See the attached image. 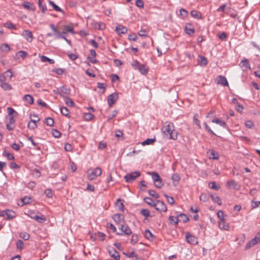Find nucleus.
<instances>
[{
	"mask_svg": "<svg viewBox=\"0 0 260 260\" xmlns=\"http://www.w3.org/2000/svg\"><path fill=\"white\" fill-rule=\"evenodd\" d=\"M118 229L121 231L120 233H117V235H129L132 234V231L129 226L125 224V223H123V224H119V225L118 226Z\"/></svg>",
	"mask_w": 260,
	"mask_h": 260,
	"instance_id": "nucleus-1",
	"label": "nucleus"
},
{
	"mask_svg": "<svg viewBox=\"0 0 260 260\" xmlns=\"http://www.w3.org/2000/svg\"><path fill=\"white\" fill-rule=\"evenodd\" d=\"M141 173L139 171H135L131 173L127 174L124 176L125 181L128 183H132L137 178L139 177Z\"/></svg>",
	"mask_w": 260,
	"mask_h": 260,
	"instance_id": "nucleus-2",
	"label": "nucleus"
},
{
	"mask_svg": "<svg viewBox=\"0 0 260 260\" xmlns=\"http://www.w3.org/2000/svg\"><path fill=\"white\" fill-rule=\"evenodd\" d=\"M118 99V93L116 92L113 93L108 96V104L109 107H112L117 101Z\"/></svg>",
	"mask_w": 260,
	"mask_h": 260,
	"instance_id": "nucleus-3",
	"label": "nucleus"
},
{
	"mask_svg": "<svg viewBox=\"0 0 260 260\" xmlns=\"http://www.w3.org/2000/svg\"><path fill=\"white\" fill-rule=\"evenodd\" d=\"M165 136H169L170 139L176 140L177 139L178 133L174 128L163 133Z\"/></svg>",
	"mask_w": 260,
	"mask_h": 260,
	"instance_id": "nucleus-4",
	"label": "nucleus"
},
{
	"mask_svg": "<svg viewBox=\"0 0 260 260\" xmlns=\"http://www.w3.org/2000/svg\"><path fill=\"white\" fill-rule=\"evenodd\" d=\"M155 209L159 212H166L167 210V208L165 203L160 201H157L155 203Z\"/></svg>",
	"mask_w": 260,
	"mask_h": 260,
	"instance_id": "nucleus-5",
	"label": "nucleus"
},
{
	"mask_svg": "<svg viewBox=\"0 0 260 260\" xmlns=\"http://www.w3.org/2000/svg\"><path fill=\"white\" fill-rule=\"evenodd\" d=\"M185 239L188 243H190L191 244L197 245L198 243L197 238L195 236L191 235L189 233H186Z\"/></svg>",
	"mask_w": 260,
	"mask_h": 260,
	"instance_id": "nucleus-6",
	"label": "nucleus"
},
{
	"mask_svg": "<svg viewBox=\"0 0 260 260\" xmlns=\"http://www.w3.org/2000/svg\"><path fill=\"white\" fill-rule=\"evenodd\" d=\"M113 219L116 223L117 226H118L119 224L124 223V216L121 214H115L113 216Z\"/></svg>",
	"mask_w": 260,
	"mask_h": 260,
	"instance_id": "nucleus-7",
	"label": "nucleus"
},
{
	"mask_svg": "<svg viewBox=\"0 0 260 260\" xmlns=\"http://www.w3.org/2000/svg\"><path fill=\"white\" fill-rule=\"evenodd\" d=\"M21 35L28 42H31L34 38L32 32L28 30H24Z\"/></svg>",
	"mask_w": 260,
	"mask_h": 260,
	"instance_id": "nucleus-8",
	"label": "nucleus"
},
{
	"mask_svg": "<svg viewBox=\"0 0 260 260\" xmlns=\"http://www.w3.org/2000/svg\"><path fill=\"white\" fill-rule=\"evenodd\" d=\"M4 77H0L1 87L5 90H10L12 89L11 85L4 81Z\"/></svg>",
	"mask_w": 260,
	"mask_h": 260,
	"instance_id": "nucleus-9",
	"label": "nucleus"
},
{
	"mask_svg": "<svg viewBox=\"0 0 260 260\" xmlns=\"http://www.w3.org/2000/svg\"><path fill=\"white\" fill-rule=\"evenodd\" d=\"M34 117L37 118V119H31L30 122L28 123L27 126L29 129H34L37 126V122L40 120V118L36 114L32 115Z\"/></svg>",
	"mask_w": 260,
	"mask_h": 260,
	"instance_id": "nucleus-10",
	"label": "nucleus"
},
{
	"mask_svg": "<svg viewBox=\"0 0 260 260\" xmlns=\"http://www.w3.org/2000/svg\"><path fill=\"white\" fill-rule=\"evenodd\" d=\"M217 83L218 84H221L224 86H228L229 84L226 78L223 76L219 75L217 77Z\"/></svg>",
	"mask_w": 260,
	"mask_h": 260,
	"instance_id": "nucleus-11",
	"label": "nucleus"
},
{
	"mask_svg": "<svg viewBox=\"0 0 260 260\" xmlns=\"http://www.w3.org/2000/svg\"><path fill=\"white\" fill-rule=\"evenodd\" d=\"M239 66L242 69L243 71H247L248 69H250V64L248 61V60L247 59H244L242 60Z\"/></svg>",
	"mask_w": 260,
	"mask_h": 260,
	"instance_id": "nucleus-12",
	"label": "nucleus"
},
{
	"mask_svg": "<svg viewBox=\"0 0 260 260\" xmlns=\"http://www.w3.org/2000/svg\"><path fill=\"white\" fill-rule=\"evenodd\" d=\"M109 254L111 257H113L115 260L120 259V255L115 249L112 248L111 249H109Z\"/></svg>",
	"mask_w": 260,
	"mask_h": 260,
	"instance_id": "nucleus-13",
	"label": "nucleus"
},
{
	"mask_svg": "<svg viewBox=\"0 0 260 260\" xmlns=\"http://www.w3.org/2000/svg\"><path fill=\"white\" fill-rule=\"evenodd\" d=\"M96 52L93 49H91L90 51V55L87 57V59L92 63H95L97 62L95 59Z\"/></svg>",
	"mask_w": 260,
	"mask_h": 260,
	"instance_id": "nucleus-14",
	"label": "nucleus"
},
{
	"mask_svg": "<svg viewBox=\"0 0 260 260\" xmlns=\"http://www.w3.org/2000/svg\"><path fill=\"white\" fill-rule=\"evenodd\" d=\"M226 185L230 188L237 190L239 189V186L234 180L228 181L226 182Z\"/></svg>",
	"mask_w": 260,
	"mask_h": 260,
	"instance_id": "nucleus-15",
	"label": "nucleus"
},
{
	"mask_svg": "<svg viewBox=\"0 0 260 260\" xmlns=\"http://www.w3.org/2000/svg\"><path fill=\"white\" fill-rule=\"evenodd\" d=\"M137 67L138 70H139L142 74L145 75L148 72V68L145 64H141L140 65H138Z\"/></svg>",
	"mask_w": 260,
	"mask_h": 260,
	"instance_id": "nucleus-16",
	"label": "nucleus"
},
{
	"mask_svg": "<svg viewBox=\"0 0 260 260\" xmlns=\"http://www.w3.org/2000/svg\"><path fill=\"white\" fill-rule=\"evenodd\" d=\"M210 159H217L219 158V154L213 150H210L207 152Z\"/></svg>",
	"mask_w": 260,
	"mask_h": 260,
	"instance_id": "nucleus-17",
	"label": "nucleus"
},
{
	"mask_svg": "<svg viewBox=\"0 0 260 260\" xmlns=\"http://www.w3.org/2000/svg\"><path fill=\"white\" fill-rule=\"evenodd\" d=\"M16 213L12 210H6V219L7 220H11L16 217Z\"/></svg>",
	"mask_w": 260,
	"mask_h": 260,
	"instance_id": "nucleus-18",
	"label": "nucleus"
},
{
	"mask_svg": "<svg viewBox=\"0 0 260 260\" xmlns=\"http://www.w3.org/2000/svg\"><path fill=\"white\" fill-rule=\"evenodd\" d=\"M219 228L221 230L228 231L230 229L229 224L225 222L224 220L220 221L218 222Z\"/></svg>",
	"mask_w": 260,
	"mask_h": 260,
	"instance_id": "nucleus-19",
	"label": "nucleus"
},
{
	"mask_svg": "<svg viewBox=\"0 0 260 260\" xmlns=\"http://www.w3.org/2000/svg\"><path fill=\"white\" fill-rule=\"evenodd\" d=\"M115 30L119 34H124L127 32V28L125 26L118 25L116 27Z\"/></svg>",
	"mask_w": 260,
	"mask_h": 260,
	"instance_id": "nucleus-20",
	"label": "nucleus"
},
{
	"mask_svg": "<svg viewBox=\"0 0 260 260\" xmlns=\"http://www.w3.org/2000/svg\"><path fill=\"white\" fill-rule=\"evenodd\" d=\"M208 63L207 58L203 56H199L198 59V64L201 66H205Z\"/></svg>",
	"mask_w": 260,
	"mask_h": 260,
	"instance_id": "nucleus-21",
	"label": "nucleus"
},
{
	"mask_svg": "<svg viewBox=\"0 0 260 260\" xmlns=\"http://www.w3.org/2000/svg\"><path fill=\"white\" fill-rule=\"evenodd\" d=\"M212 122L218 124L221 126H222L223 127H225L226 125V124L225 121L219 118H214L212 120Z\"/></svg>",
	"mask_w": 260,
	"mask_h": 260,
	"instance_id": "nucleus-22",
	"label": "nucleus"
},
{
	"mask_svg": "<svg viewBox=\"0 0 260 260\" xmlns=\"http://www.w3.org/2000/svg\"><path fill=\"white\" fill-rule=\"evenodd\" d=\"M178 221H181L183 223H185L189 220V218L187 217V216L185 214L183 213H181L178 215Z\"/></svg>",
	"mask_w": 260,
	"mask_h": 260,
	"instance_id": "nucleus-23",
	"label": "nucleus"
},
{
	"mask_svg": "<svg viewBox=\"0 0 260 260\" xmlns=\"http://www.w3.org/2000/svg\"><path fill=\"white\" fill-rule=\"evenodd\" d=\"M210 197L214 202L217 203L219 205H221L222 204V202L218 196L216 194H211Z\"/></svg>",
	"mask_w": 260,
	"mask_h": 260,
	"instance_id": "nucleus-24",
	"label": "nucleus"
},
{
	"mask_svg": "<svg viewBox=\"0 0 260 260\" xmlns=\"http://www.w3.org/2000/svg\"><path fill=\"white\" fill-rule=\"evenodd\" d=\"M23 100L25 102L28 103L29 104H32L34 103V98L30 94H26L23 97Z\"/></svg>",
	"mask_w": 260,
	"mask_h": 260,
	"instance_id": "nucleus-25",
	"label": "nucleus"
},
{
	"mask_svg": "<svg viewBox=\"0 0 260 260\" xmlns=\"http://www.w3.org/2000/svg\"><path fill=\"white\" fill-rule=\"evenodd\" d=\"M41 61L43 62L48 61L50 64L54 63L55 61L53 59H51L46 56L42 55L40 57Z\"/></svg>",
	"mask_w": 260,
	"mask_h": 260,
	"instance_id": "nucleus-26",
	"label": "nucleus"
},
{
	"mask_svg": "<svg viewBox=\"0 0 260 260\" xmlns=\"http://www.w3.org/2000/svg\"><path fill=\"white\" fill-rule=\"evenodd\" d=\"M63 30L67 34L68 32H70L72 34H75L73 27L70 25H64L63 26Z\"/></svg>",
	"mask_w": 260,
	"mask_h": 260,
	"instance_id": "nucleus-27",
	"label": "nucleus"
},
{
	"mask_svg": "<svg viewBox=\"0 0 260 260\" xmlns=\"http://www.w3.org/2000/svg\"><path fill=\"white\" fill-rule=\"evenodd\" d=\"M190 14L193 18L196 19H200L202 17L201 13L197 10L191 11L190 12Z\"/></svg>",
	"mask_w": 260,
	"mask_h": 260,
	"instance_id": "nucleus-28",
	"label": "nucleus"
},
{
	"mask_svg": "<svg viewBox=\"0 0 260 260\" xmlns=\"http://www.w3.org/2000/svg\"><path fill=\"white\" fill-rule=\"evenodd\" d=\"M155 141L156 139L155 138L153 139H147L146 140L142 142V145L143 146L150 145L155 142Z\"/></svg>",
	"mask_w": 260,
	"mask_h": 260,
	"instance_id": "nucleus-29",
	"label": "nucleus"
},
{
	"mask_svg": "<svg viewBox=\"0 0 260 260\" xmlns=\"http://www.w3.org/2000/svg\"><path fill=\"white\" fill-rule=\"evenodd\" d=\"M174 125L173 123L169 122L167 124L165 125L162 128V132H166L168 130L174 128Z\"/></svg>",
	"mask_w": 260,
	"mask_h": 260,
	"instance_id": "nucleus-30",
	"label": "nucleus"
},
{
	"mask_svg": "<svg viewBox=\"0 0 260 260\" xmlns=\"http://www.w3.org/2000/svg\"><path fill=\"white\" fill-rule=\"evenodd\" d=\"M4 26L8 29H17V27L10 21H8L4 24Z\"/></svg>",
	"mask_w": 260,
	"mask_h": 260,
	"instance_id": "nucleus-31",
	"label": "nucleus"
},
{
	"mask_svg": "<svg viewBox=\"0 0 260 260\" xmlns=\"http://www.w3.org/2000/svg\"><path fill=\"white\" fill-rule=\"evenodd\" d=\"M145 237L149 240H152L153 239L152 234L148 229H146L145 231Z\"/></svg>",
	"mask_w": 260,
	"mask_h": 260,
	"instance_id": "nucleus-32",
	"label": "nucleus"
},
{
	"mask_svg": "<svg viewBox=\"0 0 260 260\" xmlns=\"http://www.w3.org/2000/svg\"><path fill=\"white\" fill-rule=\"evenodd\" d=\"M115 205L119 210H120L121 211H124V205L122 202H121V200H117L115 203Z\"/></svg>",
	"mask_w": 260,
	"mask_h": 260,
	"instance_id": "nucleus-33",
	"label": "nucleus"
},
{
	"mask_svg": "<svg viewBox=\"0 0 260 260\" xmlns=\"http://www.w3.org/2000/svg\"><path fill=\"white\" fill-rule=\"evenodd\" d=\"M151 177L153 182L158 181L161 179L158 173L155 172H153L151 173Z\"/></svg>",
	"mask_w": 260,
	"mask_h": 260,
	"instance_id": "nucleus-34",
	"label": "nucleus"
},
{
	"mask_svg": "<svg viewBox=\"0 0 260 260\" xmlns=\"http://www.w3.org/2000/svg\"><path fill=\"white\" fill-rule=\"evenodd\" d=\"M169 220L171 224L175 225H177L179 222L178 219V216L175 217L173 216H170L169 217Z\"/></svg>",
	"mask_w": 260,
	"mask_h": 260,
	"instance_id": "nucleus-35",
	"label": "nucleus"
},
{
	"mask_svg": "<svg viewBox=\"0 0 260 260\" xmlns=\"http://www.w3.org/2000/svg\"><path fill=\"white\" fill-rule=\"evenodd\" d=\"M22 6L26 9L28 10H34L32 5L28 2H25L22 4Z\"/></svg>",
	"mask_w": 260,
	"mask_h": 260,
	"instance_id": "nucleus-36",
	"label": "nucleus"
},
{
	"mask_svg": "<svg viewBox=\"0 0 260 260\" xmlns=\"http://www.w3.org/2000/svg\"><path fill=\"white\" fill-rule=\"evenodd\" d=\"M60 111L61 113L65 116H68L69 115V111L68 109L67 108L65 107H61L60 108Z\"/></svg>",
	"mask_w": 260,
	"mask_h": 260,
	"instance_id": "nucleus-37",
	"label": "nucleus"
},
{
	"mask_svg": "<svg viewBox=\"0 0 260 260\" xmlns=\"http://www.w3.org/2000/svg\"><path fill=\"white\" fill-rule=\"evenodd\" d=\"M144 201L147 204L151 205L152 207H154L155 203L153 200L149 197H146L144 198Z\"/></svg>",
	"mask_w": 260,
	"mask_h": 260,
	"instance_id": "nucleus-38",
	"label": "nucleus"
},
{
	"mask_svg": "<svg viewBox=\"0 0 260 260\" xmlns=\"http://www.w3.org/2000/svg\"><path fill=\"white\" fill-rule=\"evenodd\" d=\"M65 102H66V104L69 106H70L72 107L74 106V103L73 101L71 98H70L69 97H66Z\"/></svg>",
	"mask_w": 260,
	"mask_h": 260,
	"instance_id": "nucleus-39",
	"label": "nucleus"
},
{
	"mask_svg": "<svg viewBox=\"0 0 260 260\" xmlns=\"http://www.w3.org/2000/svg\"><path fill=\"white\" fill-rule=\"evenodd\" d=\"M185 31L187 35H191L194 32V29L193 27L185 26Z\"/></svg>",
	"mask_w": 260,
	"mask_h": 260,
	"instance_id": "nucleus-40",
	"label": "nucleus"
},
{
	"mask_svg": "<svg viewBox=\"0 0 260 260\" xmlns=\"http://www.w3.org/2000/svg\"><path fill=\"white\" fill-rule=\"evenodd\" d=\"M49 4L51 6H52V8H53V9L57 11V12H61L62 11V10L61 8H60L58 6H57L56 5H55L54 4V2H53L52 1H49Z\"/></svg>",
	"mask_w": 260,
	"mask_h": 260,
	"instance_id": "nucleus-41",
	"label": "nucleus"
},
{
	"mask_svg": "<svg viewBox=\"0 0 260 260\" xmlns=\"http://www.w3.org/2000/svg\"><path fill=\"white\" fill-rule=\"evenodd\" d=\"M96 177V172L95 171H91V172L88 171V179L91 180L94 179Z\"/></svg>",
	"mask_w": 260,
	"mask_h": 260,
	"instance_id": "nucleus-42",
	"label": "nucleus"
},
{
	"mask_svg": "<svg viewBox=\"0 0 260 260\" xmlns=\"http://www.w3.org/2000/svg\"><path fill=\"white\" fill-rule=\"evenodd\" d=\"M38 5L39 8L41 9V11L43 13H44L47 10L46 6L45 4H43L42 3L41 0H39Z\"/></svg>",
	"mask_w": 260,
	"mask_h": 260,
	"instance_id": "nucleus-43",
	"label": "nucleus"
},
{
	"mask_svg": "<svg viewBox=\"0 0 260 260\" xmlns=\"http://www.w3.org/2000/svg\"><path fill=\"white\" fill-rule=\"evenodd\" d=\"M210 187L215 190H217L220 188V186L216 184L215 182H212L209 184Z\"/></svg>",
	"mask_w": 260,
	"mask_h": 260,
	"instance_id": "nucleus-44",
	"label": "nucleus"
},
{
	"mask_svg": "<svg viewBox=\"0 0 260 260\" xmlns=\"http://www.w3.org/2000/svg\"><path fill=\"white\" fill-rule=\"evenodd\" d=\"M141 214L144 216L145 217L150 216L149 211L147 209H143L141 210Z\"/></svg>",
	"mask_w": 260,
	"mask_h": 260,
	"instance_id": "nucleus-45",
	"label": "nucleus"
},
{
	"mask_svg": "<svg viewBox=\"0 0 260 260\" xmlns=\"http://www.w3.org/2000/svg\"><path fill=\"white\" fill-rule=\"evenodd\" d=\"M44 193L47 198H52L53 193H52V190L50 189H46L44 191Z\"/></svg>",
	"mask_w": 260,
	"mask_h": 260,
	"instance_id": "nucleus-46",
	"label": "nucleus"
},
{
	"mask_svg": "<svg viewBox=\"0 0 260 260\" xmlns=\"http://www.w3.org/2000/svg\"><path fill=\"white\" fill-rule=\"evenodd\" d=\"M34 219H35L39 223H42L46 220V218L44 217V216H39L37 215L36 217H34Z\"/></svg>",
	"mask_w": 260,
	"mask_h": 260,
	"instance_id": "nucleus-47",
	"label": "nucleus"
},
{
	"mask_svg": "<svg viewBox=\"0 0 260 260\" xmlns=\"http://www.w3.org/2000/svg\"><path fill=\"white\" fill-rule=\"evenodd\" d=\"M12 76H13L12 72L8 70L5 72L4 76H1V77H4V79L5 78H8L9 79H11Z\"/></svg>",
	"mask_w": 260,
	"mask_h": 260,
	"instance_id": "nucleus-48",
	"label": "nucleus"
},
{
	"mask_svg": "<svg viewBox=\"0 0 260 260\" xmlns=\"http://www.w3.org/2000/svg\"><path fill=\"white\" fill-rule=\"evenodd\" d=\"M118 114V111L116 110H114L112 114H109L108 116V120L109 121L112 118H114Z\"/></svg>",
	"mask_w": 260,
	"mask_h": 260,
	"instance_id": "nucleus-49",
	"label": "nucleus"
},
{
	"mask_svg": "<svg viewBox=\"0 0 260 260\" xmlns=\"http://www.w3.org/2000/svg\"><path fill=\"white\" fill-rule=\"evenodd\" d=\"M46 123L47 125L52 126L53 125L54 122L52 118L48 117L46 119Z\"/></svg>",
	"mask_w": 260,
	"mask_h": 260,
	"instance_id": "nucleus-50",
	"label": "nucleus"
},
{
	"mask_svg": "<svg viewBox=\"0 0 260 260\" xmlns=\"http://www.w3.org/2000/svg\"><path fill=\"white\" fill-rule=\"evenodd\" d=\"M1 50L2 51L4 52H8L10 50V47L7 44H4L1 47Z\"/></svg>",
	"mask_w": 260,
	"mask_h": 260,
	"instance_id": "nucleus-51",
	"label": "nucleus"
},
{
	"mask_svg": "<svg viewBox=\"0 0 260 260\" xmlns=\"http://www.w3.org/2000/svg\"><path fill=\"white\" fill-rule=\"evenodd\" d=\"M52 134L55 138H59L61 135V133L55 129H53L52 130Z\"/></svg>",
	"mask_w": 260,
	"mask_h": 260,
	"instance_id": "nucleus-52",
	"label": "nucleus"
},
{
	"mask_svg": "<svg viewBox=\"0 0 260 260\" xmlns=\"http://www.w3.org/2000/svg\"><path fill=\"white\" fill-rule=\"evenodd\" d=\"M128 39L130 41H136L138 39V37L135 34H131L128 35Z\"/></svg>",
	"mask_w": 260,
	"mask_h": 260,
	"instance_id": "nucleus-53",
	"label": "nucleus"
},
{
	"mask_svg": "<svg viewBox=\"0 0 260 260\" xmlns=\"http://www.w3.org/2000/svg\"><path fill=\"white\" fill-rule=\"evenodd\" d=\"M83 117L85 120H90L92 118L93 115L90 113H85Z\"/></svg>",
	"mask_w": 260,
	"mask_h": 260,
	"instance_id": "nucleus-54",
	"label": "nucleus"
},
{
	"mask_svg": "<svg viewBox=\"0 0 260 260\" xmlns=\"http://www.w3.org/2000/svg\"><path fill=\"white\" fill-rule=\"evenodd\" d=\"M197 115H198V114H196V115L194 116L193 118V122L195 124H196L198 126V128L199 129H200V128H201V124L200 123V121L197 117Z\"/></svg>",
	"mask_w": 260,
	"mask_h": 260,
	"instance_id": "nucleus-55",
	"label": "nucleus"
},
{
	"mask_svg": "<svg viewBox=\"0 0 260 260\" xmlns=\"http://www.w3.org/2000/svg\"><path fill=\"white\" fill-rule=\"evenodd\" d=\"M154 183L155 186L158 188H161L164 185L161 179H159L158 181L154 182Z\"/></svg>",
	"mask_w": 260,
	"mask_h": 260,
	"instance_id": "nucleus-56",
	"label": "nucleus"
},
{
	"mask_svg": "<svg viewBox=\"0 0 260 260\" xmlns=\"http://www.w3.org/2000/svg\"><path fill=\"white\" fill-rule=\"evenodd\" d=\"M148 193L150 196L153 197L155 199H158L159 198V196L158 194L156 193L155 191L154 190H149Z\"/></svg>",
	"mask_w": 260,
	"mask_h": 260,
	"instance_id": "nucleus-57",
	"label": "nucleus"
},
{
	"mask_svg": "<svg viewBox=\"0 0 260 260\" xmlns=\"http://www.w3.org/2000/svg\"><path fill=\"white\" fill-rule=\"evenodd\" d=\"M217 216L220 221L224 220V214L221 210H219L217 213Z\"/></svg>",
	"mask_w": 260,
	"mask_h": 260,
	"instance_id": "nucleus-58",
	"label": "nucleus"
},
{
	"mask_svg": "<svg viewBox=\"0 0 260 260\" xmlns=\"http://www.w3.org/2000/svg\"><path fill=\"white\" fill-rule=\"evenodd\" d=\"M187 14L188 12L185 9L182 8L180 10V15L182 17H186L187 15Z\"/></svg>",
	"mask_w": 260,
	"mask_h": 260,
	"instance_id": "nucleus-59",
	"label": "nucleus"
},
{
	"mask_svg": "<svg viewBox=\"0 0 260 260\" xmlns=\"http://www.w3.org/2000/svg\"><path fill=\"white\" fill-rule=\"evenodd\" d=\"M52 72L53 73H55L58 75H62L64 72V70L61 68H58L55 69H53Z\"/></svg>",
	"mask_w": 260,
	"mask_h": 260,
	"instance_id": "nucleus-60",
	"label": "nucleus"
},
{
	"mask_svg": "<svg viewBox=\"0 0 260 260\" xmlns=\"http://www.w3.org/2000/svg\"><path fill=\"white\" fill-rule=\"evenodd\" d=\"M165 197L166 198V199L167 200V202L169 204H170L171 205L174 204V200L172 197H169L167 194H165Z\"/></svg>",
	"mask_w": 260,
	"mask_h": 260,
	"instance_id": "nucleus-61",
	"label": "nucleus"
},
{
	"mask_svg": "<svg viewBox=\"0 0 260 260\" xmlns=\"http://www.w3.org/2000/svg\"><path fill=\"white\" fill-rule=\"evenodd\" d=\"M138 241V237L137 235H133L132 236V239H131V243L132 244H136Z\"/></svg>",
	"mask_w": 260,
	"mask_h": 260,
	"instance_id": "nucleus-62",
	"label": "nucleus"
},
{
	"mask_svg": "<svg viewBox=\"0 0 260 260\" xmlns=\"http://www.w3.org/2000/svg\"><path fill=\"white\" fill-rule=\"evenodd\" d=\"M16 245H17V248L21 249L23 247L24 243L22 240H18L17 241Z\"/></svg>",
	"mask_w": 260,
	"mask_h": 260,
	"instance_id": "nucleus-63",
	"label": "nucleus"
},
{
	"mask_svg": "<svg viewBox=\"0 0 260 260\" xmlns=\"http://www.w3.org/2000/svg\"><path fill=\"white\" fill-rule=\"evenodd\" d=\"M200 199L201 201L206 202L208 200V197L207 194L204 193H201L200 197Z\"/></svg>",
	"mask_w": 260,
	"mask_h": 260,
	"instance_id": "nucleus-64",
	"label": "nucleus"
}]
</instances>
